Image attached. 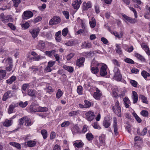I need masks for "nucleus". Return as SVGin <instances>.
Instances as JSON below:
<instances>
[{"label": "nucleus", "instance_id": "1", "mask_svg": "<svg viewBox=\"0 0 150 150\" xmlns=\"http://www.w3.org/2000/svg\"><path fill=\"white\" fill-rule=\"evenodd\" d=\"M113 72L114 75L113 79L118 81H121L122 76L119 69L117 67H115Z\"/></svg>", "mask_w": 150, "mask_h": 150}, {"label": "nucleus", "instance_id": "33", "mask_svg": "<svg viewBox=\"0 0 150 150\" xmlns=\"http://www.w3.org/2000/svg\"><path fill=\"white\" fill-rule=\"evenodd\" d=\"M141 74L142 76L145 79L147 78V77L150 76V74L144 70L142 71Z\"/></svg>", "mask_w": 150, "mask_h": 150}, {"label": "nucleus", "instance_id": "10", "mask_svg": "<svg viewBox=\"0 0 150 150\" xmlns=\"http://www.w3.org/2000/svg\"><path fill=\"white\" fill-rule=\"evenodd\" d=\"M83 5V11L87 10L88 8H91L92 6V3L90 1L84 2Z\"/></svg>", "mask_w": 150, "mask_h": 150}, {"label": "nucleus", "instance_id": "18", "mask_svg": "<svg viewBox=\"0 0 150 150\" xmlns=\"http://www.w3.org/2000/svg\"><path fill=\"white\" fill-rule=\"evenodd\" d=\"M18 106V103H12L9 107L8 109V112L9 114H11L13 112V111L14 108Z\"/></svg>", "mask_w": 150, "mask_h": 150}, {"label": "nucleus", "instance_id": "23", "mask_svg": "<svg viewBox=\"0 0 150 150\" xmlns=\"http://www.w3.org/2000/svg\"><path fill=\"white\" fill-rule=\"evenodd\" d=\"M40 106L37 105H32L30 106V108L32 112H39Z\"/></svg>", "mask_w": 150, "mask_h": 150}, {"label": "nucleus", "instance_id": "30", "mask_svg": "<svg viewBox=\"0 0 150 150\" xmlns=\"http://www.w3.org/2000/svg\"><path fill=\"white\" fill-rule=\"evenodd\" d=\"M91 43L88 42H84L82 43L81 47L82 48H90L91 47Z\"/></svg>", "mask_w": 150, "mask_h": 150}, {"label": "nucleus", "instance_id": "58", "mask_svg": "<svg viewBox=\"0 0 150 150\" xmlns=\"http://www.w3.org/2000/svg\"><path fill=\"white\" fill-rule=\"evenodd\" d=\"M93 127L95 129H101L98 123L97 122H95L93 125Z\"/></svg>", "mask_w": 150, "mask_h": 150}, {"label": "nucleus", "instance_id": "57", "mask_svg": "<svg viewBox=\"0 0 150 150\" xmlns=\"http://www.w3.org/2000/svg\"><path fill=\"white\" fill-rule=\"evenodd\" d=\"M141 115L144 117H147L148 116L149 113L147 111L145 110H143L141 112Z\"/></svg>", "mask_w": 150, "mask_h": 150}, {"label": "nucleus", "instance_id": "55", "mask_svg": "<svg viewBox=\"0 0 150 150\" xmlns=\"http://www.w3.org/2000/svg\"><path fill=\"white\" fill-rule=\"evenodd\" d=\"M28 104V103L27 101H25L24 103L22 101H21L19 103V106L22 108L25 107Z\"/></svg>", "mask_w": 150, "mask_h": 150}, {"label": "nucleus", "instance_id": "37", "mask_svg": "<svg viewBox=\"0 0 150 150\" xmlns=\"http://www.w3.org/2000/svg\"><path fill=\"white\" fill-rule=\"evenodd\" d=\"M112 62L115 65V67H116V66L118 67H120V62H119L116 59H113L112 60Z\"/></svg>", "mask_w": 150, "mask_h": 150}, {"label": "nucleus", "instance_id": "21", "mask_svg": "<svg viewBox=\"0 0 150 150\" xmlns=\"http://www.w3.org/2000/svg\"><path fill=\"white\" fill-rule=\"evenodd\" d=\"M132 98L133 99V103L135 104L137 102L138 100V97L137 94L135 91H132Z\"/></svg>", "mask_w": 150, "mask_h": 150}, {"label": "nucleus", "instance_id": "3", "mask_svg": "<svg viewBox=\"0 0 150 150\" xmlns=\"http://www.w3.org/2000/svg\"><path fill=\"white\" fill-rule=\"evenodd\" d=\"M0 19L1 21L4 23H7L9 21H12L13 20V18L11 15H7L5 16L3 13L0 14Z\"/></svg>", "mask_w": 150, "mask_h": 150}, {"label": "nucleus", "instance_id": "59", "mask_svg": "<svg viewBox=\"0 0 150 150\" xmlns=\"http://www.w3.org/2000/svg\"><path fill=\"white\" fill-rule=\"evenodd\" d=\"M70 124V122L68 121H65L63 122L61 125L62 127H66Z\"/></svg>", "mask_w": 150, "mask_h": 150}, {"label": "nucleus", "instance_id": "13", "mask_svg": "<svg viewBox=\"0 0 150 150\" xmlns=\"http://www.w3.org/2000/svg\"><path fill=\"white\" fill-rule=\"evenodd\" d=\"M71 131L73 134L80 133L81 131L77 125H74L71 129Z\"/></svg>", "mask_w": 150, "mask_h": 150}, {"label": "nucleus", "instance_id": "36", "mask_svg": "<svg viewBox=\"0 0 150 150\" xmlns=\"http://www.w3.org/2000/svg\"><path fill=\"white\" fill-rule=\"evenodd\" d=\"M41 133L43 139H46L47 136V131L45 129H43L41 130Z\"/></svg>", "mask_w": 150, "mask_h": 150}, {"label": "nucleus", "instance_id": "42", "mask_svg": "<svg viewBox=\"0 0 150 150\" xmlns=\"http://www.w3.org/2000/svg\"><path fill=\"white\" fill-rule=\"evenodd\" d=\"M63 92L60 89H58L57 93L56 96L57 98H59L62 95Z\"/></svg>", "mask_w": 150, "mask_h": 150}, {"label": "nucleus", "instance_id": "20", "mask_svg": "<svg viewBox=\"0 0 150 150\" xmlns=\"http://www.w3.org/2000/svg\"><path fill=\"white\" fill-rule=\"evenodd\" d=\"M120 45V44H116L115 45L116 48L115 50L116 53L119 55H122L123 53Z\"/></svg>", "mask_w": 150, "mask_h": 150}, {"label": "nucleus", "instance_id": "60", "mask_svg": "<svg viewBox=\"0 0 150 150\" xmlns=\"http://www.w3.org/2000/svg\"><path fill=\"white\" fill-rule=\"evenodd\" d=\"M130 83L134 87H137V86L138 83L135 80H132L130 81Z\"/></svg>", "mask_w": 150, "mask_h": 150}, {"label": "nucleus", "instance_id": "34", "mask_svg": "<svg viewBox=\"0 0 150 150\" xmlns=\"http://www.w3.org/2000/svg\"><path fill=\"white\" fill-rule=\"evenodd\" d=\"M123 47L126 51L129 52H132L134 49L133 47L132 46H131L130 47H128L127 45H125Z\"/></svg>", "mask_w": 150, "mask_h": 150}, {"label": "nucleus", "instance_id": "41", "mask_svg": "<svg viewBox=\"0 0 150 150\" xmlns=\"http://www.w3.org/2000/svg\"><path fill=\"white\" fill-rule=\"evenodd\" d=\"M118 89L117 88H115L112 90V95L114 97H116L118 96V93L117 92L118 91Z\"/></svg>", "mask_w": 150, "mask_h": 150}, {"label": "nucleus", "instance_id": "52", "mask_svg": "<svg viewBox=\"0 0 150 150\" xmlns=\"http://www.w3.org/2000/svg\"><path fill=\"white\" fill-rule=\"evenodd\" d=\"M88 127L86 125H84L82 128V131H81L80 134L85 133H86L88 130Z\"/></svg>", "mask_w": 150, "mask_h": 150}, {"label": "nucleus", "instance_id": "25", "mask_svg": "<svg viewBox=\"0 0 150 150\" xmlns=\"http://www.w3.org/2000/svg\"><path fill=\"white\" fill-rule=\"evenodd\" d=\"M103 125L105 128H108L111 125V122L108 120L105 119L103 122Z\"/></svg>", "mask_w": 150, "mask_h": 150}, {"label": "nucleus", "instance_id": "38", "mask_svg": "<svg viewBox=\"0 0 150 150\" xmlns=\"http://www.w3.org/2000/svg\"><path fill=\"white\" fill-rule=\"evenodd\" d=\"M10 145L14 146L18 149L21 148L20 144L18 143L15 142H11L10 143Z\"/></svg>", "mask_w": 150, "mask_h": 150}, {"label": "nucleus", "instance_id": "27", "mask_svg": "<svg viewBox=\"0 0 150 150\" xmlns=\"http://www.w3.org/2000/svg\"><path fill=\"white\" fill-rule=\"evenodd\" d=\"M36 142L33 140H30L25 143V144L29 147H33L35 146Z\"/></svg>", "mask_w": 150, "mask_h": 150}, {"label": "nucleus", "instance_id": "6", "mask_svg": "<svg viewBox=\"0 0 150 150\" xmlns=\"http://www.w3.org/2000/svg\"><path fill=\"white\" fill-rule=\"evenodd\" d=\"M33 13L30 11H25L22 15V18L23 19L27 20L33 16Z\"/></svg>", "mask_w": 150, "mask_h": 150}, {"label": "nucleus", "instance_id": "26", "mask_svg": "<svg viewBox=\"0 0 150 150\" xmlns=\"http://www.w3.org/2000/svg\"><path fill=\"white\" fill-rule=\"evenodd\" d=\"M6 70L0 69V81L4 79L6 76Z\"/></svg>", "mask_w": 150, "mask_h": 150}, {"label": "nucleus", "instance_id": "35", "mask_svg": "<svg viewBox=\"0 0 150 150\" xmlns=\"http://www.w3.org/2000/svg\"><path fill=\"white\" fill-rule=\"evenodd\" d=\"M55 51L52 50L51 51H47L45 52V54L50 57H52L53 55H54L55 53Z\"/></svg>", "mask_w": 150, "mask_h": 150}, {"label": "nucleus", "instance_id": "32", "mask_svg": "<svg viewBox=\"0 0 150 150\" xmlns=\"http://www.w3.org/2000/svg\"><path fill=\"white\" fill-rule=\"evenodd\" d=\"M63 69L69 72H72L74 71L73 68L71 66L64 65L63 66Z\"/></svg>", "mask_w": 150, "mask_h": 150}, {"label": "nucleus", "instance_id": "5", "mask_svg": "<svg viewBox=\"0 0 150 150\" xmlns=\"http://www.w3.org/2000/svg\"><path fill=\"white\" fill-rule=\"evenodd\" d=\"M93 89L95 90V91L93 95V97L96 100H100V97L102 95L101 92L97 88L95 87H93Z\"/></svg>", "mask_w": 150, "mask_h": 150}, {"label": "nucleus", "instance_id": "11", "mask_svg": "<svg viewBox=\"0 0 150 150\" xmlns=\"http://www.w3.org/2000/svg\"><path fill=\"white\" fill-rule=\"evenodd\" d=\"M12 91H8L4 94L2 98L3 101H6L8 98H10L13 96Z\"/></svg>", "mask_w": 150, "mask_h": 150}, {"label": "nucleus", "instance_id": "39", "mask_svg": "<svg viewBox=\"0 0 150 150\" xmlns=\"http://www.w3.org/2000/svg\"><path fill=\"white\" fill-rule=\"evenodd\" d=\"M86 137L88 141L92 140L93 138V136L91 133H88L86 135Z\"/></svg>", "mask_w": 150, "mask_h": 150}, {"label": "nucleus", "instance_id": "51", "mask_svg": "<svg viewBox=\"0 0 150 150\" xmlns=\"http://www.w3.org/2000/svg\"><path fill=\"white\" fill-rule=\"evenodd\" d=\"M21 26L24 29H26L29 27L30 25L29 23L27 22H26L22 24L21 25Z\"/></svg>", "mask_w": 150, "mask_h": 150}, {"label": "nucleus", "instance_id": "62", "mask_svg": "<svg viewBox=\"0 0 150 150\" xmlns=\"http://www.w3.org/2000/svg\"><path fill=\"white\" fill-rule=\"evenodd\" d=\"M38 44L40 47L42 49L44 48L45 45V43L42 40L39 41L38 42Z\"/></svg>", "mask_w": 150, "mask_h": 150}, {"label": "nucleus", "instance_id": "15", "mask_svg": "<svg viewBox=\"0 0 150 150\" xmlns=\"http://www.w3.org/2000/svg\"><path fill=\"white\" fill-rule=\"evenodd\" d=\"M81 3V0H77L74 1L72 3V5L74 9H78Z\"/></svg>", "mask_w": 150, "mask_h": 150}, {"label": "nucleus", "instance_id": "29", "mask_svg": "<svg viewBox=\"0 0 150 150\" xmlns=\"http://www.w3.org/2000/svg\"><path fill=\"white\" fill-rule=\"evenodd\" d=\"M16 79V77L14 76H12L6 81L7 83L11 84L13 82L15 81Z\"/></svg>", "mask_w": 150, "mask_h": 150}, {"label": "nucleus", "instance_id": "8", "mask_svg": "<svg viewBox=\"0 0 150 150\" xmlns=\"http://www.w3.org/2000/svg\"><path fill=\"white\" fill-rule=\"evenodd\" d=\"M60 18L59 17L54 16L50 21L49 24L51 25H53L58 24L60 21Z\"/></svg>", "mask_w": 150, "mask_h": 150}, {"label": "nucleus", "instance_id": "2", "mask_svg": "<svg viewBox=\"0 0 150 150\" xmlns=\"http://www.w3.org/2000/svg\"><path fill=\"white\" fill-rule=\"evenodd\" d=\"M85 115L86 119L89 122L93 120L95 117L94 112L91 110L87 111L85 113Z\"/></svg>", "mask_w": 150, "mask_h": 150}, {"label": "nucleus", "instance_id": "50", "mask_svg": "<svg viewBox=\"0 0 150 150\" xmlns=\"http://www.w3.org/2000/svg\"><path fill=\"white\" fill-rule=\"evenodd\" d=\"M89 23L91 27L92 28H94L96 25V22L93 18H92V21H90Z\"/></svg>", "mask_w": 150, "mask_h": 150}, {"label": "nucleus", "instance_id": "45", "mask_svg": "<svg viewBox=\"0 0 150 150\" xmlns=\"http://www.w3.org/2000/svg\"><path fill=\"white\" fill-rule=\"evenodd\" d=\"M133 115L135 118L136 120L139 122L140 123L142 122L141 118L137 115L135 112H133L132 113Z\"/></svg>", "mask_w": 150, "mask_h": 150}, {"label": "nucleus", "instance_id": "49", "mask_svg": "<svg viewBox=\"0 0 150 150\" xmlns=\"http://www.w3.org/2000/svg\"><path fill=\"white\" fill-rule=\"evenodd\" d=\"M148 10L149 13L148 12L145 13L144 16L146 18L149 19L150 18V6L148 8Z\"/></svg>", "mask_w": 150, "mask_h": 150}, {"label": "nucleus", "instance_id": "16", "mask_svg": "<svg viewBox=\"0 0 150 150\" xmlns=\"http://www.w3.org/2000/svg\"><path fill=\"white\" fill-rule=\"evenodd\" d=\"M142 48L145 51L148 55H150V50L149 47L145 43H143L141 45Z\"/></svg>", "mask_w": 150, "mask_h": 150}, {"label": "nucleus", "instance_id": "14", "mask_svg": "<svg viewBox=\"0 0 150 150\" xmlns=\"http://www.w3.org/2000/svg\"><path fill=\"white\" fill-rule=\"evenodd\" d=\"M85 59L84 57H81L77 59L76 60V65L79 67H82L83 66V63L85 61Z\"/></svg>", "mask_w": 150, "mask_h": 150}, {"label": "nucleus", "instance_id": "4", "mask_svg": "<svg viewBox=\"0 0 150 150\" xmlns=\"http://www.w3.org/2000/svg\"><path fill=\"white\" fill-rule=\"evenodd\" d=\"M100 75L103 76H106L107 74V69L108 67L107 65L103 63L100 64Z\"/></svg>", "mask_w": 150, "mask_h": 150}, {"label": "nucleus", "instance_id": "9", "mask_svg": "<svg viewBox=\"0 0 150 150\" xmlns=\"http://www.w3.org/2000/svg\"><path fill=\"white\" fill-rule=\"evenodd\" d=\"M40 30L38 28H36L31 29L30 30V32L31 34L32 37L35 38H36L39 34Z\"/></svg>", "mask_w": 150, "mask_h": 150}, {"label": "nucleus", "instance_id": "61", "mask_svg": "<svg viewBox=\"0 0 150 150\" xmlns=\"http://www.w3.org/2000/svg\"><path fill=\"white\" fill-rule=\"evenodd\" d=\"M55 63V61L51 60L49 61L47 63V66L51 68L53 67Z\"/></svg>", "mask_w": 150, "mask_h": 150}, {"label": "nucleus", "instance_id": "31", "mask_svg": "<svg viewBox=\"0 0 150 150\" xmlns=\"http://www.w3.org/2000/svg\"><path fill=\"white\" fill-rule=\"evenodd\" d=\"M102 63H99L97 61H96L94 59H93L91 62V67L95 66L100 67V64Z\"/></svg>", "mask_w": 150, "mask_h": 150}, {"label": "nucleus", "instance_id": "19", "mask_svg": "<svg viewBox=\"0 0 150 150\" xmlns=\"http://www.w3.org/2000/svg\"><path fill=\"white\" fill-rule=\"evenodd\" d=\"M112 108L115 113L116 114L118 117H120L121 116V108L115 109V108L114 106H113L112 107Z\"/></svg>", "mask_w": 150, "mask_h": 150}, {"label": "nucleus", "instance_id": "53", "mask_svg": "<svg viewBox=\"0 0 150 150\" xmlns=\"http://www.w3.org/2000/svg\"><path fill=\"white\" fill-rule=\"evenodd\" d=\"M84 103V106L85 108H90L91 106V102L87 100H85Z\"/></svg>", "mask_w": 150, "mask_h": 150}, {"label": "nucleus", "instance_id": "40", "mask_svg": "<svg viewBox=\"0 0 150 150\" xmlns=\"http://www.w3.org/2000/svg\"><path fill=\"white\" fill-rule=\"evenodd\" d=\"M30 69H31V71H40V70H41L40 67H39V68H38L36 66H32L30 68Z\"/></svg>", "mask_w": 150, "mask_h": 150}, {"label": "nucleus", "instance_id": "64", "mask_svg": "<svg viewBox=\"0 0 150 150\" xmlns=\"http://www.w3.org/2000/svg\"><path fill=\"white\" fill-rule=\"evenodd\" d=\"M8 25L11 30H14L16 29L15 26L13 23H9L8 24Z\"/></svg>", "mask_w": 150, "mask_h": 150}, {"label": "nucleus", "instance_id": "63", "mask_svg": "<svg viewBox=\"0 0 150 150\" xmlns=\"http://www.w3.org/2000/svg\"><path fill=\"white\" fill-rule=\"evenodd\" d=\"M26 117H23L21 118L19 120V123L20 125H23V123L25 121V120L26 119Z\"/></svg>", "mask_w": 150, "mask_h": 150}, {"label": "nucleus", "instance_id": "46", "mask_svg": "<svg viewBox=\"0 0 150 150\" xmlns=\"http://www.w3.org/2000/svg\"><path fill=\"white\" fill-rule=\"evenodd\" d=\"M139 98L142 100V101L144 103H148L147 98L144 96L140 95L139 96Z\"/></svg>", "mask_w": 150, "mask_h": 150}, {"label": "nucleus", "instance_id": "43", "mask_svg": "<svg viewBox=\"0 0 150 150\" xmlns=\"http://www.w3.org/2000/svg\"><path fill=\"white\" fill-rule=\"evenodd\" d=\"M79 110L72 111L69 113V116L70 117H71L73 116L77 115L79 113Z\"/></svg>", "mask_w": 150, "mask_h": 150}, {"label": "nucleus", "instance_id": "56", "mask_svg": "<svg viewBox=\"0 0 150 150\" xmlns=\"http://www.w3.org/2000/svg\"><path fill=\"white\" fill-rule=\"evenodd\" d=\"M13 3V6L16 7L18 6L19 4L21 2L20 0H12Z\"/></svg>", "mask_w": 150, "mask_h": 150}, {"label": "nucleus", "instance_id": "7", "mask_svg": "<svg viewBox=\"0 0 150 150\" xmlns=\"http://www.w3.org/2000/svg\"><path fill=\"white\" fill-rule=\"evenodd\" d=\"M122 16L124 18V20L125 21V22L127 23L128 22L134 24L137 22V20L136 19L132 18L127 16L124 14H122Z\"/></svg>", "mask_w": 150, "mask_h": 150}, {"label": "nucleus", "instance_id": "17", "mask_svg": "<svg viewBox=\"0 0 150 150\" xmlns=\"http://www.w3.org/2000/svg\"><path fill=\"white\" fill-rule=\"evenodd\" d=\"M123 101L125 107L126 108H128L131 104L129 98L126 97L124 98L123 99Z\"/></svg>", "mask_w": 150, "mask_h": 150}, {"label": "nucleus", "instance_id": "47", "mask_svg": "<svg viewBox=\"0 0 150 150\" xmlns=\"http://www.w3.org/2000/svg\"><path fill=\"white\" fill-rule=\"evenodd\" d=\"M77 91L79 95H82L83 93V88L81 86H78Z\"/></svg>", "mask_w": 150, "mask_h": 150}, {"label": "nucleus", "instance_id": "48", "mask_svg": "<svg viewBox=\"0 0 150 150\" xmlns=\"http://www.w3.org/2000/svg\"><path fill=\"white\" fill-rule=\"evenodd\" d=\"M74 146L78 148H80L82 146V144L81 142L76 141L74 143Z\"/></svg>", "mask_w": 150, "mask_h": 150}, {"label": "nucleus", "instance_id": "24", "mask_svg": "<svg viewBox=\"0 0 150 150\" xmlns=\"http://www.w3.org/2000/svg\"><path fill=\"white\" fill-rule=\"evenodd\" d=\"M91 67V72L93 74H96L98 73L99 72V69L98 67Z\"/></svg>", "mask_w": 150, "mask_h": 150}, {"label": "nucleus", "instance_id": "44", "mask_svg": "<svg viewBox=\"0 0 150 150\" xmlns=\"http://www.w3.org/2000/svg\"><path fill=\"white\" fill-rule=\"evenodd\" d=\"M69 32L68 29L67 28H66L63 29L62 31V34L65 37L67 35Z\"/></svg>", "mask_w": 150, "mask_h": 150}, {"label": "nucleus", "instance_id": "28", "mask_svg": "<svg viewBox=\"0 0 150 150\" xmlns=\"http://www.w3.org/2000/svg\"><path fill=\"white\" fill-rule=\"evenodd\" d=\"M27 92L28 95L32 97L35 96L36 94V91L31 89H29Z\"/></svg>", "mask_w": 150, "mask_h": 150}, {"label": "nucleus", "instance_id": "12", "mask_svg": "<svg viewBox=\"0 0 150 150\" xmlns=\"http://www.w3.org/2000/svg\"><path fill=\"white\" fill-rule=\"evenodd\" d=\"M113 127L114 129V132L115 135L117 136L118 135V132L117 126V121L116 117L113 118Z\"/></svg>", "mask_w": 150, "mask_h": 150}, {"label": "nucleus", "instance_id": "22", "mask_svg": "<svg viewBox=\"0 0 150 150\" xmlns=\"http://www.w3.org/2000/svg\"><path fill=\"white\" fill-rule=\"evenodd\" d=\"M13 122V120L11 119H6L3 123V125L4 126L9 127L12 125Z\"/></svg>", "mask_w": 150, "mask_h": 150}, {"label": "nucleus", "instance_id": "54", "mask_svg": "<svg viewBox=\"0 0 150 150\" xmlns=\"http://www.w3.org/2000/svg\"><path fill=\"white\" fill-rule=\"evenodd\" d=\"M124 61L125 62L132 64H134V62L131 59L129 58H127L124 59Z\"/></svg>", "mask_w": 150, "mask_h": 150}]
</instances>
